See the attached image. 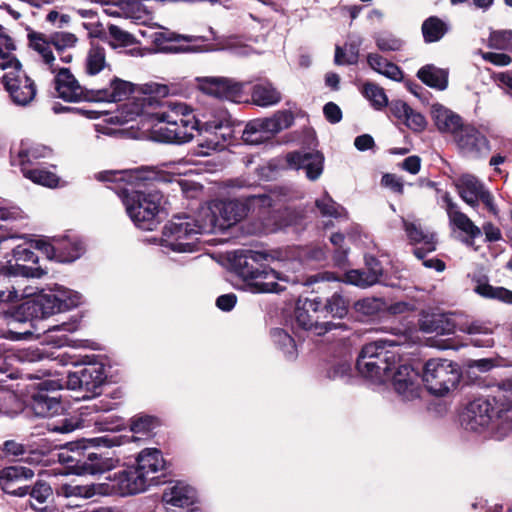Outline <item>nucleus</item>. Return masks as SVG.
<instances>
[{
  "label": "nucleus",
  "instance_id": "41",
  "mask_svg": "<svg viewBox=\"0 0 512 512\" xmlns=\"http://www.w3.org/2000/svg\"><path fill=\"white\" fill-rule=\"evenodd\" d=\"M16 45L8 35L5 28L0 25V69L7 70L9 67H19L20 62L14 56Z\"/></svg>",
  "mask_w": 512,
  "mask_h": 512
},
{
  "label": "nucleus",
  "instance_id": "56",
  "mask_svg": "<svg viewBox=\"0 0 512 512\" xmlns=\"http://www.w3.org/2000/svg\"><path fill=\"white\" fill-rule=\"evenodd\" d=\"M158 425V420L153 416L142 415L131 420L130 430L134 434H147Z\"/></svg>",
  "mask_w": 512,
  "mask_h": 512
},
{
  "label": "nucleus",
  "instance_id": "17",
  "mask_svg": "<svg viewBox=\"0 0 512 512\" xmlns=\"http://www.w3.org/2000/svg\"><path fill=\"white\" fill-rule=\"evenodd\" d=\"M106 377L104 364L92 362L88 363L80 371L68 373L66 379H64V386L71 390L80 389L96 393V390L105 382Z\"/></svg>",
  "mask_w": 512,
  "mask_h": 512
},
{
  "label": "nucleus",
  "instance_id": "23",
  "mask_svg": "<svg viewBox=\"0 0 512 512\" xmlns=\"http://www.w3.org/2000/svg\"><path fill=\"white\" fill-rule=\"evenodd\" d=\"M54 81L57 95L64 101H93L90 97L93 89L88 90L82 87L68 68L57 69Z\"/></svg>",
  "mask_w": 512,
  "mask_h": 512
},
{
  "label": "nucleus",
  "instance_id": "34",
  "mask_svg": "<svg viewBox=\"0 0 512 512\" xmlns=\"http://www.w3.org/2000/svg\"><path fill=\"white\" fill-rule=\"evenodd\" d=\"M356 369L358 373L371 384L382 385L388 382L393 369L390 366L379 365L378 362L368 361L357 357Z\"/></svg>",
  "mask_w": 512,
  "mask_h": 512
},
{
  "label": "nucleus",
  "instance_id": "49",
  "mask_svg": "<svg viewBox=\"0 0 512 512\" xmlns=\"http://www.w3.org/2000/svg\"><path fill=\"white\" fill-rule=\"evenodd\" d=\"M349 300L338 292H335L327 299L326 304L321 307V313H328L333 317L343 318L347 315Z\"/></svg>",
  "mask_w": 512,
  "mask_h": 512
},
{
  "label": "nucleus",
  "instance_id": "40",
  "mask_svg": "<svg viewBox=\"0 0 512 512\" xmlns=\"http://www.w3.org/2000/svg\"><path fill=\"white\" fill-rule=\"evenodd\" d=\"M367 63L375 72L394 81H401L403 74L400 68L385 59L378 53H369L367 55Z\"/></svg>",
  "mask_w": 512,
  "mask_h": 512
},
{
  "label": "nucleus",
  "instance_id": "14",
  "mask_svg": "<svg viewBox=\"0 0 512 512\" xmlns=\"http://www.w3.org/2000/svg\"><path fill=\"white\" fill-rule=\"evenodd\" d=\"M64 379H44L37 384V392L32 395L31 407L35 415L39 417H51L62 410L57 396L50 395L63 389Z\"/></svg>",
  "mask_w": 512,
  "mask_h": 512
},
{
  "label": "nucleus",
  "instance_id": "7",
  "mask_svg": "<svg viewBox=\"0 0 512 512\" xmlns=\"http://www.w3.org/2000/svg\"><path fill=\"white\" fill-rule=\"evenodd\" d=\"M25 289L32 292L33 297L22 303L19 311L31 319H41L55 313L70 310L77 307L82 299L78 292L63 286H56L49 292L42 291L36 295H34L31 288L26 287Z\"/></svg>",
  "mask_w": 512,
  "mask_h": 512
},
{
  "label": "nucleus",
  "instance_id": "24",
  "mask_svg": "<svg viewBox=\"0 0 512 512\" xmlns=\"http://www.w3.org/2000/svg\"><path fill=\"white\" fill-rule=\"evenodd\" d=\"M456 187L460 197L468 205L475 207L479 201H482L489 210L495 211L492 195L474 175L461 176L457 180Z\"/></svg>",
  "mask_w": 512,
  "mask_h": 512
},
{
  "label": "nucleus",
  "instance_id": "16",
  "mask_svg": "<svg viewBox=\"0 0 512 512\" xmlns=\"http://www.w3.org/2000/svg\"><path fill=\"white\" fill-rule=\"evenodd\" d=\"M322 301L320 298L304 299L299 301L295 309V320L299 327L311 331L316 335H322L336 328L332 322H319Z\"/></svg>",
  "mask_w": 512,
  "mask_h": 512
},
{
  "label": "nucleus",
  "instance_id": "22",
  "mask_svg": "<svg viewBox=\"0 0 512 512\" xmlns=\"http://www.w3.org/2000/svg\"><path fill=\"white\" fill-rule=\"evenodd\" d=\"M398 346L399 343L394 339H378L364 345L358 358L378 362L379 365L390 366L391 369H394L395 365L400 362L399 353L394 350Z\"/></svg>",
  "mask_w": 512,
  "mask_h": 512
},
{
  "label": "nucleus",
  "instance_id": "1",
  "mask_svg": "<svg viewBox=\"0 0 512 512\" xmlns=\"http://www.w3.org/2000/svg\"><path fill=\"white\" fill-rule=\"evenodd\" d=\"M247 215L243 198L201 205L193 214L176 215L164 226L161 246L177 253L194 252L199 235L223 232Z\"/></svg>",
  "mask_w": 512,
  "mask_h": 512
},
{
  "label": "nucleus",
  "instance_id": "39",
  "mask_svg": "<svg viewBox=\"0 0 512 512\" xmlns=\"http://www.w3.org/2000/svg\"><path fill=\"white\" fill-rule=\"evenodd\" d=\"M417 77L427 86L443 91L448 86V72L434 65H425L417 72Z\"/></svg>",
  "mask_w": 512,
  "mask_h": 512
},
{
  "label": "nucleus",
  "instance_id": "20",
  "mask_svg": "<svg viewBox=\"0 0 512 512\" xmlns=\"http://www.w3.org/2000/svg\"><path fill=\"white\" fill-rule=\"evenodd\" d=\"M419 373L410 365L397 364L391 371V384L398 395L405 400H413L420 396L421 385Z\"/></svg>",
  "mask_w": 512,
  "mask_h": 512
},
{
  "label": "nucleus",
  "instance_id": "10",
  "mask_svg": "<svg viewBox=\"0 0 512 512\" xmlns=\"http://www.w3.org/2000/svg\"><path fill=\"white\" fill-rule=\"evenodd\" d=\"M293 123V113L289 110H280L271 117L249 121L242 130L241 138L247 144H260L282 130L291 127Z\"/></svg>",
  "mask_w": 512,
  "mask_h": 512
},
{
  "label": "nucleus",
  "instance_id": "26",
  "mask_svg": "<svg viewBox=\"0 0 512 512\" xmlns=\"http://www.w3.org/2000/svg\"><path fill=\"white\" fill-rule=\"evenodd\" d=\"M37 247L49 258H55L59 262H73L85 251L84 244L80 240L69 237L54 240L53 244L38 242Z\"/></svg>",
  "mask_w": 512,
  "mask_h": 512
},
{
  "label": "nucleus",
  "instance_id": "47",
  "mask_svg": "<svg viewBox=\"0 0 512 512\" xmlns=\"http://www.w3.org/2000/svg\"><path fill=\"white\" fill-rule=\"evenodd\" d=\"M25 178L31 180L32 182L49 187L54 188L58 186L59 178L58 176L51 172L40 168H32L30 166H24L21 169Z\"/></svg>",
  "mask_w": 512,
  "mask_h": 512
},
{
  "label": "nucleus",
  "instance_id": "6",
  "mask_svg": "<svg viewBox=\"0 0 512 512\" xmlns=\"http://www.w3.org/2000/svg\"><path fill=\"white\" fill-rule=\"evenodd\" d=\"M268 255L262 251L246 250L238 253L234 258L236 273L248 283L255 293H279L284 289L278 281H288L274 269L268 268L265 262Z\"/></svg>",
  "mask_w": 512,
  "mask_h": 512
},
{
  "label": "nucleus",
  "instance_id": "44",
  "mask_svg": "<svg viewBox=\"0 0 512 512\" xmlns=\"http://www.w3.org/2000/svg\"><path fill=\"white\" fill-rule=\"evenodd\" d=\"M474 292L484 298L496 299L506 304H512L511 290L504 287H494L485 280L478 279L476 281Z\"/></svg>",
  "mask_w": 512,
  "mask_h": 512
},
{
  "label": "nucleus",
  "instance_id": "29",
  "mask_svg": "<svg viewBox=\"0 0 512 512\" xmlns=\"http://www.w3.org/2000/svg\"><path fill=\"white\" fill-rule=\"evenodd\" d=\"M165 465L162 452L157 448H145L136 457L135 467L151 486L158 483L159 473L165 469Z\"/></svg>",
  "mask_w": 512,
  "mask_h": 512
},
{
  "label": "nucleus",
  "instance_id": "8",
  "mask_svg": "<svg viewBox=\"0 0 512 512\" xmlns=\"http://www.w3.org/2000/svg\"><path fill=\"white\" fill-rule=\"evenodd\" d=\"M102 406L92 403L81 407L78 415L64 417L57 422L48 424V429L57 433H70L77 429L95 426L102 431H116L122 426L120 420H114L111 416L99 414Z\"/></svg>",
  "mask_w": 512,
  "mask_h": 512
},
{
  "label": "nucleus",
  "instance_id": "28",
  "mask_svg": "<svg viewBox=\"0 0 512 512\" xmlns=\"http://www.w3.org/2000/svg\"><path fill=\"white\" fill-rule=\"evenodd\" d=\"M33 476L34 471L30 468L8 466L0 470V487L7 494L23 497L28 494V486L20 484Z\"/></svg>",
  "mask_w": 512,
  "mask_h": 512
},
{
  "label": "nucleus",
  "instance_id": "52",
  "mask_svg": "<svg viewBox=\"0 0 512 512\" xmlns=\"http://www.w3.org/2000/svg\"><path fill=\"white\" fill-rule=\"evenodd\" d=\"M377 48L382 52L399 51L403 47V40L394 34L382 31L373 36Z\"/></svg>",
  "mask_w": 512,
  "mask_h": 512
},
{
  "label": "nucleus",
  "instance_id": "4",
  "mask_svg": "<svg viewBox=\"0 0 512 512\" xmlns=\"http://www.w3.org/2000/svg\"><path fill=\"white\" fill-rule=\"evenodd\" d=\"M170 92L169 86L165 84L151 81L135 86L131 82L114 78L109 87L93 89L90 97L95 102L127 100L119 107V115L116 116L118 122L126 123L142 114H149L150 107L160 104L158 98L166 97Z\"/></svg>",
  "mask_w": 512,
  "mask_h": 512
},
{
  "label": "nucleus",
  "instance_id": "59",
  "mask_svg": "<svg viewBox=\"0 0 512 512\" xmlns=\"http://www.w3.org/2000/svg\"><path fill=\"white\" fill-rule=\"evenodd\" d=\"M84 441L94 447H106V448L114 447V446L121 444L120 437L112 436L109 434L90 438V439H85Z\"/></svg>",
  "mask_w": 512,
  "mask_h": 512
},
{
  "label": "nucleus",
  "instance_id": "61",
  "mask_svg": "<svg viewBox=\"0 0 512 512\" xmlns=\"http://www.w3.org/2000/svg\"><path fill=\"white\" fill-rule=\"evenodd\" d=\"M2 451L7 456H13L17 458L21 457V459H23V456L26 453V447L14 440H7L3 443Z\"/></svg>",
  "mask_w": 512,
  "mask_h": 512
},
{
  "label": "nucleus",
  "instance_id": "37",
  "mask_svg": "<svg viewBox=\"0 0 512 512\" xmlns=\"http://www.w3.org/2000/svg\"><path fill=\"white\" fill-rule=\"evenodd\" d=\"M51 152L50 148L42 144L22 143L17 157L12 159V164L19 165L22 169L24 166H30L33 162L41 158L49 157Z\"/></svg>",
  "mask_w": 512,
  "mask_h": 512
},
{
  "label": "nucleus",
  "instance_id": "55",
  "mask_svg": "<svg viewBox=\"0 0 512 512\" xmlns=\"http://www.w3.org/2000/svg\"><path fill=\"white\" fill-rule=\"evenodd\" d=\"M384 307V302L380 298L367 297L358 300L354 304L356 312L361 313L365 316H373L381 311Z\"/></svg>",
  "mask_w": 512,
  "mask_h": 512
},
{
  "label": "nucleus",
  "instance_id": "25",
  "mask_svg": "<svg viewBox=\"0 0 512 512\" xmlns=\"http://www.w3.org/2000/svg\"><path fill=\"white\" fill-rule=\"evenodd\" d=\"M287 166L293 170L303 169L306 177L311 180H317L324 167V156L319 151H294L286 155Z\"/></svg>",
  "mask_w": 512,
  "mask_h": 512
},
{
  "label": "nucleus",
  "instance_id": "19",
  "mask_svg": "<svg viewBox=\"0 0 512 512\" xmlns=\"http://www.w3.org/2000/svg\"><path fill=\"white\" fill-rule=\"evenodd\" d=\"M297 197L296 192L289 187H276L268 193L243 197V201L247 206V214L260 215L269 208H279Z\"/></svg>",
  "mask_w": 512,
  "mask_h": 512
},
{
  "label": "nucleus",
  "instance_id": "12",
  "mask_svg": "<svg viewBox=\"0 0 512 512\" xmlns=\"http://www.w3.org/2000/svg\"><path fill=\"white\" fill-rule=\"evenodd\" d=\"M453 140L459 154L469 159H484L492 150L485 132L472 123H465Z\"/></svg>",
  "mask_w": 512,
  "mask_h": 512
},
{
  "label": "nucleus",
  "instance_id": "46",
  "mask_svg": "<svg viewBox=\"0 0 512 512\" xmlns=\"http://www.w3.org/2000/svg\"><path fill=\"white\" fill-rule=\"evenodd\" d=\"M420 328L426 333H436L437 335H450L455 332V324L444 315H438L431 319L422 321Z\"/></svg>",
  "mask_w": 512,
  "mask_h": 512
},
{
  "label": "nucleus",
  "instance_id": "3",
  "mask_svg": "<svg viewBox=\"0 0 512 512\" xmlns=\"http://www.w3.org/2000/svg\"><path fill=\"white\" fill-rule=\"evenodd\" d=\"M99 181H126L125 187L118 192L125 210L136 227L151 231L159 223L157 216L162 202V193L156 187L153 171L145 169L111 170L99 172Z\"/></svg>",
  "mask_w": 512,
  "mask_h": 512
},
{
  "label": "nucleus",
  "instance_id": "21",
  "mask_svg": "<svg viewBox=\"0 0 512 512\" xmlns=\"http://www.w3.org/2000/svg\"><path fill=\"white\" fill-rule=\"evenodd\" d=\"M199 88L212 96L238 102L243 95L244 84L225 77H199Z\"/></svg>",
  "mask_w": 512,
  "mask_h": 512
},
{
  "label": "nucleus",
  "instance_id": "51",
  "mask_svg": "<svg viewBox=\"0 0 512 512\" xmlns=\"http://www.w3.org/2000/svg\"><path fill=\"white\" fill-rule=\"evenodd\" d=\"M342 281L361 288L376 284V272L368 273L366 270L354 269L346 272Z\"/></svg>",
  "mask_w": 512,
  "mask_h": 512
},
{
  "label": "nucleus",
  "instance_id": "32",
  "mask_svg": "<svg viewBox=\"0 0 512 512\" xmlns=\"http://www.w3.org/2000/svg\"><path fill=\"white\" fill-rule=\"evenodd\" d=\"M431 115L438 130L453 137L465 124L458 114L438 103L432 105Z\"/></svg>",
  "mask_w": 512,
  "mask_h": 512
},
{
  "label": "nucleus",
  "instance_id": "9",
  "mask_svg": "<svg viewBox=\"0 0 512 512\" xmlns=\"http://www.w3.org/2000/svg\"><path fill=\"white\" fill-rule=\"evenodd\" d=\"M460 376L459 367L453 361L432 358L424 364L422 380L430 393L443 396L457 385Z\"/></svg>",
  "mask_w": 512,
  "mask_h": 512
},
{
  "label": "nucleus",
  "instance_id": "33",
  "mask_svg": "<svg viewBox=\"0 0 512 512\" xmlns=\"http://www.w3.org/2000/svg\"><path fill=\"white\" fill-rule=\"evenodd\" d=\"M27 38L29 47L37 53L42 62L48 66L52 73H56L57 67L55 65V56L52 51L53 45L50 37L40 32L29 31Z\"/></svg>",
  "mask_w": 512,
  "mask_h": 512
},
{
  "label": "nucleus",
  "instance_id": "38",
  "mask_svg": "<svg viewBox=\"0 0 512 512\" xmlns=\"http://www.w3.org/2000/svg\"><path fill=\"white\" fill-rule=\"evenodd\" d=\"M363 39L359 35H350L343 47L336 46L334 62L337 65H353L358 62Z\"/></svg>",
  "mask_w": 512,
  "mask_h": 512
},
{
  "label": "nucleus",
  "instance_id": "54",
  "mask_svg": "<svg viewBox=\"0 0 512 512\" xmlns=\"http://www.w3.org/2000/svg\"><path fill=\"white\" fill-rule=\"evenodd\" d=\"M49 37L53 47L59 54L75 47L78 42V38L75 34L66 31L52 33Z\"/></svg>",
  "mask_w": 512,
  "mask_h": 512
},
{
  "label": "nucleus",
  "instance_id": "64",
  "mask_svg": "<svg viewBox=\"0 0 512 512\" xmlns=\"http://www.w3.org/2000/svg\"><path fill=\"white\" fill-rule=\"evenodd\" d=\"M404 121L409 128L415 131L424 129L426 125L425 118L420 113H417L412 109H410V112L408 113Z\"/></svg>",
  "mask_w": 512,
  "mask_h": 512
},
{
  "label": "nucleus",
  "instance_id": "58",
  "mask_svg": "<svg viewBox=\"0 0 512 512\" xmlns=\"http://www.w3.org/2000/svg\"><path fill=\"white\" fill-rule=\"evenodd\" d=\"M28 494L37 503H44L51 495V487L45 482H37L31 489L28 487Z\"/></svg>",
  "mask_w": 512,
  "mask_h": 512
},
{
  "label": "nucleus",
  "instance_id": "31",
  "mask_svg": "<svg viewBox=\"0 0 512 512\" xmlns=\"http://www.w3.org/2000/svg\"><path fill=\"white\" fill-rule=\"evenodd\" d=\"M443 200L446 203V210L450 221L469 237L466 243L471 245L473 240L481 235V229L477 227L467 215L458 210L457 205L448 194L443 197Z\"/></svg>",
  "mask_w": 512,
  "mask_h": 512
},
{
  "label": "nucleus",
  "instance_id": "15",
  "mask_svg": "<svg viewBox=\"0 0 512 512\" xmlns=\"http://www.w3.org/2000/svg\"><path fill=\"white\" fill-rule=\"evenodd\" d=\"M107 490L110 495L129 496L142 493L151 485L135 466L114 473L108 477Z\"/></svg>",
  "mask_w": 512,
  "mask_h": 512
},
{
  "label": "nucleus",
  "instance_id": "48",
  "mask_svg": "<svg viewBox=\"0 0 512 512\" xmlns=\"http://www.w3.org/2000/svg\"><path fill=\"white\" fill-rule=\"evenodd\" d=\"M271 337L275 345L283 351L287 359L293 360L297 357L295 341L286 331L275 328L271 331Z\"/></svg>",
  "mask_w": 512,
  "mask_h": 512
},
{
  "label": "nucleus",
  "instance_id": "11",
  "mask_svg": "<svg viewBox=\"0 0 512 512\" xmlns=\"http://www.w3.org/2000/svg\"><path fill=\"white\" fill-rule=\"evenodd\" d=\"M13 258L16 261L15 265L0 264V286L12 283V278L17 276L27 278H41L46 271L40 266H28L20 264L19 262H28L33 265L37 264L38 256L32 250L31 245L19 244L13 247Z\"/></svg>",
  "mask_w": 512,
  "mask_h": 512
},
{
  "label": "nucleus",
  "instance_id": "5",
  "mask_svg": "<svg viewBox=\"0 0 512 512\" xmlns=\"http://www.w3.org/2000/svg\"><path fill=\"white\" fill-rule=\"evenodd\" d=\"M494 420L507 428L512 426V379L498 385L491 396L470 402L460 416L462 427L475 432Z\"/></svg>",
  "mask_w": 512,
  "mask_h": 512
},
{
  "label": "nucleus",
  "instance_id": "35",
  "mask_svg": "<svg viewBox=\"0 0 512 512\" xmlns=\"http://www.w3.org/2000/svg\"><path fill=\"white\" fill-rule=\"evenodd\" d=\"M251 98L257 106L271 107L281 101L282 95L271 82L261 81L253 86Z\"/></svg>",
  "mask_w": 512,
  "mask_h": 512
},
{
  "label": "nucleus",
  "instance_id": "30",
  "mask_svg": "<svg viewBox=\"0 0 512 512\" xmlns=\"http://www.w3.org/2000/svg\"><path fill=\"white\" fill-rule=\"evenodd\" d=\"M162 501L166 510H171L175 507L188 508L196 501V491L186 483L177 482L165 489Z\"/></svg>",
  "mask_w": 512,
  "mask_h": 512
},
{
  "label": "nucleus",
  "instance_id": "53",
  "mask_svg": "<svg viewBox=\"0 0 512 512\" xmlns=\"http://www.w3.org/2000/svg\"><path fill=\"white\" fill-rule=\"evenodd\" d=\"M364 95L371 102L372 106L377 110H381L388 104V98L384 89L376 84H365Z\"/></svg>",
  "mask_w": 512,
  "mask_h": 512
},
{
  "label": "nucleus",
  "instance_id": "27",
  "mask_svg": "<svg viewBox=\"0 0 512 512\" xmlns=\"http://www.w3.org/2000/svg\"><path fill=\"white\" fill-rule=\"evenodd\" d=\"M402 225L410 244L423 245V247L414 249V255L418 259H424L427 253L435 251V234L428 229L423 228L418 220L402 218Z\"/></svg>",
  "mask_w": 512,
  "mask_h": 512
},
{
  "label": "nucleus",
  "instance_id": "36",
  "mask_svg": "<svg viewBox=\"0 0 512 512\" xmlns=\"http://www.w3.org/2000/svg\"><path fill=\"white\" fill-rule=\"evenodd\" d=\"M153 42L161 47L163 51H174V52H199L203 51L202 49L191 46V47H180V48H171L163 46L166 42H178L184 40L186 42H196V41H205L206 38L203 36H191V35H182L176 34L169 31L156 32L153 34Z\"/></svg>",
  "mask_w": 512,
  "mask_h": 512
},
{
  "label": "nucleus",
  "instance_id": "18",
  "mask_svg": "<svg viewBox=\"0 0 512 512\" xmlns=\"http://www.w3.org/2000/svg\"><path fill=\"white\" fill-rule=\"evenodd\" d=\"M60 460L65 463H71L70 466L73 467L74 472L79 475L103 474L120 465V459L118 457L97 453H88L83 459H75L73 456L61 453Z\"/></svg>",
  "mask_w": 512,
  "mask_h": 512
},
{
  "label": "nucleus",
  "instance_id": "45",
  "mask_svg": "<svg viewBox=\"0 0 512 512\" xmlns=\"http://www.w3.org/2000/svg\"><path fill=\"white\" fill-rule=\"evenodd\" d=\"M421 30L425 42L433 43L443 38L448 32L449 26L440 18L431 16L423 22Z\"/></svg>",
  "mask_w": 512,
  "mask_h": 512
},
{
  "label": "nucleus",
  "instance_id": "42",
  "mask_svg": "<svg viewBox=\"0 0 512 512\" xmlns=\"http://www.w3.org/2000/svg\"><path fill=\"white\" fill-rule=\"evenodd\" d=\"M64 493L68 497L92 498L94 496H109L105 482L91 484H68L63 487Z\"/></svg>",
  "mask_w": 512,
  "mask_h": 512
},
{
  "label": "nucleus",
  "instance_id": "50",
  "mask_svg": "<svg viewBox=\"0 0 512 512\" xmlns=\"http://www.w3.org/2000/svg\"><path fill=\"white\" fill-rule=\"evenodd\" d=\"M315 205L324 217L341 218L346 216L345 209L337 204L326 192L315 201Z\"/></svg>",
  "mask_w": 512,
  "mask_h": 512
},
{
  "label": "nucleus",
  "instance_id": "13",
  "mask_svg": "<svg viewBox=\"0 0 512 512\" xmlns=\"http://www.w3.org/2000/svg\"><path fill=\"white\" fill-rule=\"evenodd\" d=\"M3 76V84L13 104L21 107L28 106L37 94L34 81L25 74L21 65L9 67Z\"/></svg>",
  "mask_w": 512,
  "mask_h": 512
},
{
  "label": "nucleus",
  "instance_id": "63",
  "mask_svg": "<svg viewBox=\"0 0 512 512\" xmlns=\"http://www.w3.org/2000/svg\"><path fill=\"white\" fill-rule=\"evenodd\" d=\"M381 184L393 192L399 194L403 193V183L395 174H384L381 179Z\"/></svg>",
  "mask_w": 512,
  "mask_h": 512
},
{
  "label": "nucleus",
  "instance_id": "43",
  "mask_svg": "<svg viewBox=\"0 0 512 512\" xmlns=\"http://www.w3.org/2000/svg\"><path fill=\"white\" fill-rule=\"evenodd\" d=\"M107 65L106 49L99 44L92 43L85 58V72L88 75H96L104 70Z\"/></svg>",
  "mask_w": 512,
  "mask_h": 512
},
{
  "label": "nucleus",
  "instance_id": "62",
  "mask_svg": "<svg viewBox=\"0 0 512 512\" xmlns=\"http://www.w3.org/2000/svg\"><path fill=\"white\" fill-rule=\"evenodd\" d=\"M21 218H23V213L20 208L0 203V220L14 221Z\"/></svg>",
  "mask_w": 512,
  "mask_h": 512
},
{
  "label": "nucleus",
  "instance_id": "2",
  "mask_svg": "<svg viewBox=\"0 0 512 512\" xmlns=\"http://www.w3.org/2000/svg\"><path fill=\"white\" fill-rule=\"evenodd\" d=\"M150 107V113L156 123L152 128V138L158 142L185 143L198 132L205 136V145L213 150L222 149L225 143L235 134L236 128L231 116L221 111L213 120L201 123L193 115L185 103H169L166 109L153 112L156 107ZM204 146V143H201Z\"/></svg>",
  "mask_w": 512,
  "mask_h": 512
},
{
  "label": "nucleus",
  "instance_id": "60",
  "mask_svg": "<svg viewBox=\"0 0 512 512\" xmlns=\"http://www.w3.org/2000/svg\"><path fill=\"white\" fill-rule=\"evenodd\" d=\"M109 35L122 45H130L134 43V36L124 31L117 25H110L108 27Z\"/></svg>",
  "mask_w": 512,
  "mask_h": 512
},
{
  "label": "nucleus",
  "instance_id": "57",
  "mask_svg": "<svg viewBox=\"0 0 512 512\" xmlns=\"http://www.w3.org/2000/svg\"><path fill=\"white\" fill-rule=\"evenodd\" d=\"M352 367L348 361H340L333 364L327 371V377L332 380H345L351 375Z\"/></svg>",
  "mask_w": 512,
  "mask_h": 512
}]
</instances>
